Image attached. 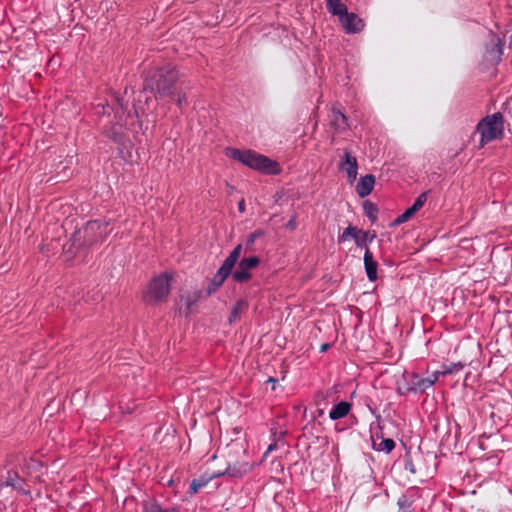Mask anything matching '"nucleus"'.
Wrapping results in <instances>:
<instances>
[{"label": "nucleus", "instance_id": "1", "mask_svg": "<svg viewBox=\"0 0 512 512\" xmlns=\"http://www.w3.org/2000/svg\"><path fill=\"white\" fill-rule=\"evenodd\" d=\"M178 78L176 68L171 64L165 65L146 77L143 90L153 93L156 98L172 97Z\"/></svg>", "mask_w": 512, "mask_h": 512}, {"label": "nucleus", "instance_id": "2", "mask_svg": "<svg viewBox=\"0 0 512 512\" xmlns=\"http://www.w3.org/2000/svg\"><path fill=\"white\" fill-rule=\"evenodd\" d=\"M108 223L100 220H93L86 223L84 227L74 233L71 238V246L76 249L92 246L102 242L108 234Z\"/></svg>", "mask_w": 512, "mask_h": 512}, {"label": "nucleus", "instance_id": "3", "mask_svg": "<svg viewBox=\"0 0 512 512\" xmlns=\"http://www.w3.org/2000/svg\"><path fill=\"white\" fill-rule=\"evenodd\" d=\"M476 133L480 134L479 148L501 139L504 135V117L500 112L488 115L476 126Z\"/></svg>", "mask_w": 512, "mask_h": 512}, {"label": "nucleus", "instance_id": "4", "mask_svg": "<svg viewBox=\"0 0 512 512\" xmlns=\"http://www.w3.org/2000/svg\"><path fill=\"white\" fill-rule=\"evenodd\" d=\"M116 107H111L109 104L106 106L102 105V114H110V111L115 112L116 122L110 127L105 128V134L107 137L111 138L115 143L119 145H125V133L124 126L127 121V117L130 116V113H126V109L124 108L123 101L120 98H116Z\"/></svg>", "mask_w": 512, "mask_h": 512}, {"label": "nucleus", "instance_id": "5", "mask_svg": "<svg viewBox=\"0 0 512 512\" xmlns=\"http://www.w3.org/2000/svg\"><path fill=\"white\" fill-rule=\"evenodd\" d=\"M242 252V245H237L229 254V256L224 260L221 267L217 270L215 275L213 276L212 280L210 281L209 285L206 289V294L209 296L213 294L215 291H217L224 281L227 279V277L231 274L234 266L236 265L240 255Z\"/></svg>", "mask_w": 512, "mask_h": 512}, {"label": "nucleus", "instance_id": "6", "mask_svg": "<svg viewBox=\"0 0 512 512\" xmlns=\"http://www.w3.org/2000/svg\"><path fill=\"white\" fill-rule=\"evenodd\" d=\"M171 277L167 273L154 277L144 296L147 303H155L165 299L170 293Z\"/></svg>", "mask_w": 512, "mask_h": 512}, {"label": "nucleus", "instance_id": "7", "mask_svg": "<svg viewBox=\"0 0 512 512\" xmlns=\"http://www.w3.org/2000/svg\"><path fill=\"white\" fill-rule=\"evenodd\" d=\"M339 168L346 171L349 182L355 181L358 174V163L356 157L352 156L350 152H344Z\"/></svg>", "mask_w": 512, "mask_h": 512}, {"label": "nucleus", "instance_id": "8", "mask_svg": "<svg viewBox=\"0 0 512 512\" xmlns=\"http://www.w3.org/2000/svg\"><path fill=\"white\" fill-rule=\"evenodd\" d=\"M339 22L347 33H358L364 28L363 20L357 14L348 11Z\"/></svg>", "mask_w": 512, "mask_h": 512}, {"label": "nucleus", "instance_id": "9", "mask_svg": "<svg viewBox=\"0 0 512 512\" xmlns=\"http://www.w3.org/2000/svg\"><path fill=\"white\" fill-rule=\"evenodd\" d=\"M226 155L232 159L247 165L252 169H256V154L251 151H241L235 148H227Z\"/></svg>", "mask_w": 512, "mask_h": 512}, {"label": "nucleus", "instance_id": "10", "mask_svg": "<svg viewBox=\"0 0 512 512\" xmlns=\"http://www.w3.org/2000/svg\"><path fill=\"white\" fill-rule=\"evenodd\" d=\"M282 172L281 165L262 154H258V173H263L266 175H277Z\"/></svg>", "mask_w": 512, "mask_h": 512}, {"label": "nucleus", "instance_id": "11", "mask_svg": "<svg viewBox=\"0 0 512 512\" xmlns=\"http://www.w3.org/2000/svg\"><path fill=\"white\" fill-rule=\"evenodd\" d=\"M364 267H365V271H366L368 279L371 282L376 281L378 278V274H377L378 264L374 260L373 253L368 248L365 249V253H364Z\"/></svg>", "mask_w": 512, "mask_h": 512}, {"label": "nucleus", "instance_id": "12", "mask_svg": "<svg viewBox=\"0 0 512 512\" xmlns=\"http://www.w3.org/2000/svg\"><path fill=\"white\" fill-rule=\"evenodd\" d=\"M374 185L375 177L372 174H367L359 179L356 192L361 198H364L372 192Z\"/></svg>", "mask_w": 512, "mask_h": 512}, {"label": "nucleus", "instance_id": "13", "mask_svg": "<svg viewBox=\"0 0 512 512\" xmlns=\"http://www.w3.org/2000/svg\"><path fill=\"white\" fill-rule=\"evenodd\" d=\"M373 449L379 452L390 453L395 448V442L391 438H382L378 434L372 436Z\"/></svg>", "mask_w": 512, "mask_h": 512}, {"label": "nucleus", "instance_id": "14", "mask_svg": "<svg viewBox=\"0 0 512 512\" xmlns=\"http://www.w3.org/2000/svg\"><path fill=\"white\" fill-rule=\"evenodd\" d=\"M330 125L336 131H343L348 127L346 116L337 109H332L329 114Z\"/></svg>", "mask_w": 512, "mask_h": 512}, {"label": "nucleus", "instance_id": "15", "mask_svg": "<svg viewBox=\"0 0 512 512\" xmlns=\"http://www.w3.org/2000/svg\"><path fill=\"white\" fill-rule=\"evenodd\" d=\"M2 486L12 487L15 490L21 491L25 494L28 492L23 488V480L19 477L18 473L15 471H8L5 481L2 483Z\"/></svg>", "mask_w": 512, "mask_h": 512}, {"label": "nucleus", "instance_id": "16", "mask_svg": "<svg viewBox=\"0 0 512 512\" xmlns=\"http://www.w3.org/2000/svg\"><path fill=\"white\" fill-rule=\"evenodd\" d=\"M351 410V404L347 401H341L336 404L329 412L331 420H338L344 418Z\"/></svg>", "mask_w": 512, "mask_h": 512}, {"label": "nucleus", "instance_id": "17", "mask_svg": "<svg viewBox=\"0 0 512 512\" xmlns=\"http://www.w3.org/2000/svg\"><path fill=\"white\" fill-rule=\"evenodd\" d=\"M252 469V465L247 462H238L232 466H228L225 473L232 477H242Z\"/></svg>", "mask_w": 512, "mask_h": 512}, {"label": "nucleus", "instance_id": "18", "mask_svg": "<svg viewBox=\"0 0 512 512\" xmlns=\"http://www.w3.org/2000/svg\"><path fill=\"white\" fill-rule=\"evenodd\" d=\"M326 8L330 14L338 16L339 20L348 11L342 0H326Z\"/></svg>", "mask_w": 512, "mask_h": 512}, {"label": "nucleus", "instance_id": "19", "mask_svg": "<svg viewBox=\"0 0 512 512\" xmlns=\"http://www.w3.org/2000/svg\"><path fill=\"white\" fill-rule=\"evenodd\" d=\"M438 376H439V372H435L432 375L425 377V378L420 377L419 375L414 374V373L411 374V377L413 378V380H417L418 391H421V392H423L426 389H428L429 387H431L438 380Z\"/></svg>", "mask_w": 512, "mask_h": 512}, {"label": "nucleus", "instance_id": "20", "mask_svg": "<svg viewBox=\"0 0 512 512\" xmlns=\"http://www.w3.org/2000/svg\"><path fill=\"white\" fill-rule=\"evenodd\" d=\"M142 512H177L176 507L163 509L157 501H144L142 503Z\"/></svg>", "mask_w": 512, "mask_h": 512}, {"label": "nucleus", "instance_id": "21", "mask_svg": "<svg viewBox=\"0 0 512 512\" xmlns=\"http://www.w3.org/2000/svg\"><path fill=\"white\" fill-rule=\"evenodd\" d=\"M216 476L217 475H212V476H207V477L201 476L199 478L193 479L190 484V493L191 494L197 493L200 489L205 487L212 478H214Z\"/></svg>", "mask_w": 512, "mask_h": 512}, {"label": "nucleus", "instance_id": "22", "mask_svg": "<svg viewBox=\"0 0 512 512\" xmlns=\"http://www.w3.org/2000/svg\"><path fill=\"white\" fill-rule=\"evenodd\" d=\"M358 234H360L359 230L357 229V227L355 226H352V225H349L344 231L343 233L338 237V242L341 243V242H345L347 241L349 238H353L355 240V237L358 236Z\"/></svg>", "mask_w": 512, "mask_h": 512}, {"label": "nucleus", "instance_id": "23", "mask_svg": "<svg viewBox=\"0 0 512 512\" xmlns=\"http://www.w3.org/2000/svg\"><path fill=\"white\" fill-rule=\"evenodd\" d=\"M360 234H358L357 237H355V243L357 247H365L367 244V241H372L375 237V233L370 234L369 231H362L359 230Z\"/></svg>", "mask_w": 512, "mask_h": 512}, {"label": "nucleus", "instance_id": "24", "mask_svg": "<svg viewBox=\"0 0 512 512\" xmlns=\"http://www.w3.org/2000/svg\"><path fill=\"white\" fill-rule=\"evenodd\" d=\"M247 307V303L244 300H239L233 307L229 321L234 322L240 318L241 312Z\"/></svg>", "mask_w": 512, "mask_h": 512}, {"label": "nucleus", "instance_id": "25", "mask_svg": "<svg viewBox=\"0 0 512 512\" xmlns=\"http://www.w3.org/2000/svg\"><path fill=\"white\" fill-rule=\"evenodd\" d=\"M230 275H232L233 280L238 283L245 282L251 278V274L248 271L241 269L240 267H238L235 272H231Z\"/></svg>", "mask_w": 512, "mask_h": 512}, {"label": "nucleus", "instance_id": "26", "mask_svg": "<svg viewBox=\"0 0 512 512\" xmlns=\"http://www.w3.org/2000/svg\"><path fill=\"white\" fill-rule=\"evenodd\" d=\"M198 298H199L198 293H194L193 295L188 294V295L182 296L181 300L186 305V312H185L186 315H188L190 313L191 307L196 303Z\"/></svg>", "mask_w": 512, "mask_h": 512}, {"label": "nucleus", "instance_id": "27", "mask_svg": "<svg viewBox=\"0 0 512 512\" xmlns=\"http://www.w3.org/2000/svg\"><path fill=\"white\" fill-rule=\"evenodd\" d=\"M238 267L249 272V270L251 268L256 267V256H249V257L243 258L239 262Z\"/></svg>", "mask_w": 512, "mask_h": 512}, {"label": "nucleus", "instance_id": "28", "mask_svg": "<svg viewBox=\"0 0 512 512\" xmlns=\"http://www.w3.org/2000/svg\"><path fill=\"white\" fill-rule=\"evenodd\" d=\"M397 505L399 508V512H412V502L406 496H401L397 501Z\"/></svg>", "mask_w": 512, "mask_h": 512}, {"label": "nucleus", "instance_id": "29", "mask_svg": "<svg viewBox=\"0 0 512 512\" xmlns=\"http://www.w3.org/2000/svg\"><path fill=\"white\" fill-rule=\"evenodd\" d=\"M364 210H365V214L372 220V221H375L376 218H377V212H378V209L377 207L371 203V202H365L364 203Z\"/></svg>", "mask_w": 512, "mask_h": 512}, {"label": "nucleus", "instance_id": "30", "mask_svg": "<svg viewBox=\"0 0 512 512\" xmlns=\"http://www.w3.org/2000/svg\"><path fill=\"white\" fill-rule=\"evenodd\" d=\"M427 194V192L421 193L414 201L411 208L414 210L415 213L418 212L424 206L425 202L427 201Z\"/></svg>", "mask_w": 512, "mask_h": 512}, {"label": "nucleus", "instance_id": "31", "mask_svg": "<svg viewBox=\"0 0 512 512\" xmlns=\"http://www.w3.org/2000/svg\"><path fill=\"white\" fill-rule=\"evenodd\" d=\"M415 214L414 210L409 207L404 213H402L401 215H399L395 221H394V224L396 225H399V224H402V223H405L406 221H408L413 215Z\"/></svg>", "mask_w": 512, "mask_h": 512}, {"label": "nucleus", "instance_id": "32", "mask_svg": "<svg viewBox=\"0 0 512 512\" xmlns=\"http://www.w3.org/2000/svg\"><path fill=\"white\" fill-rule=\"evenodd\" d=\"M462 368H463V365L461 363L451 364L449 366L444 367V370L439 372V374H441V375L452 374V373L458 372Z\"/></svg>", "mask_w": 512, "mask_h": 512}, {"label": "nucleus", "instance_id": "33", "mask_svg": "<svg viewBox=\"0 0 512 512\" xmlns=\"http://www.w3.org/2000/svg\"><path fill=\"white\" fill-rule=\"evenodd\" d=\"M171 98H175L176 104L181 108L184 104L187 103L186 94L183 92H174V95Z\"/></svg>", "mask_w": 512, "mask_h": 512}, {"label": "nucleus", "instance_id": "34", "mask_svg": "<svg viewBox=\"0 0 512 512\" xmlns=\"http://www.w3.org/2000/svg\"><path fill=\"white\" fill-rule=\"evenodd\" d=\"M405 470L409 471L411 474L416 473L415 465L410 457L405 458Z\"/></svg>", "mask_w": 512, "mask_h": 512}, {"label": "nucleus", "instance_id": "35", "mask_svg": "<svg viewBox=\"0 0 512 512\" xmlns=\"http://www.w3.org/2000/svg\"><path fill=\"white\" fill-rule=\"evenodd\" d=\"M407 391H414V392L418 391L417 380H413V378L411 376H410V381H409V384L407 387Z\"/></svg>", "mask_w": 512, "mask_h": 512}, {"label": "nucleus", "instance_id": "36", "mask_svg": "<svg viewBox=\"0 0 512 512\" xmlns=\"http://www.w3.org/2000/svg\"><path fill=\"white\" fill-rule=\"evenodd\" d=\"M266 383L270 384L271 385V390L272 391H275L276 389V384L278 382V380L274 377H268L267 380L265 381Z\"/></svg>", "mask_w": 512, "mask_h": 512}, {"label": "nucleus", "instance_id": "37", "mask_svg": "<svg viewBox=\"0 0 512 512\" xmlns=\"http://www.w3.org/2000/svg\"><path fill=\"white\" fill-rule=\"evenodd\" d=\"M255 239H256V232H253L248 237V241H247V244H246L247 248L250 247L251 245H253Z\"/></svg>", "mask_w": 512, "mask_h": 512}, {"label": "nucleus", "instance_id": "38", "mask_svg": "<svg viewBox=\"0 0 512 512\" xmlns=\"http://www.w3.org/2000/svg\"><path fill=\"white\" fill-rule=\"evenodd\" d=\"M276 443H272L268 446L266 452L264 453L263 455V458H265L267 456L268 453H270L272 450H274L276 448Z\"/></svg>", "mask_w": 512, "mask_h": 512}, {"label": "nucleus", "instance_id": "39", "mask_svg": "<svg viewBox=\"0 0 512 512\" xmlns=\"http://www.w3.org/2000/svg\"><path fill=\"white\" fill-rule=\"evenodd\" d=\"M134 112H135L137 117H139L140 113L144 114V110L140 106H138L136 104L134 105Z\"/></svg>", "mask_w": 512, "mask_h": 512}, {"label": "nucleus", "instance_id": "40", "mask_svg": "<svg viewBox=\"0 0 512 512\" xmlns=\"http://www.w3.org/2000/svg\"><path fill=\"white\" fill-rule=\"evenodd\" d=\"M238 209L240 212H244L245 210V203H244V200H241L238 202Z\"/></svg>", "mask_w": 512, "mask_h": 512}, {"label": "nucleus", "instance_id": "41", "mask_svg": "<svg viewBox=\"0 0 512 512\" xmlns=\"http://www.w3.org/2000/svg\"><path fill=\"white\" fill-rule=\"evenodd\" d=\"M287 227H289L290 229H294V228L296 227L295 219H291V220L287 223Z\"/></svg>", "mask_w": 512, "mask_h": 512}, {"label": "nucleus", "instance_id": "42", "mask_svg": "<svg viewBox=\"0 0 512 512\" xmlns=\"http://www.w3.org/2000/svg\"><path fill=\"white\" fill-rule=\"evenodd\" d=\"M327 347H328V345H323V346H322V348H321V349H322V351L326 350V349H327Z\"/></svg>", "mask_w": 512, "mask_h": 512}]
</instances>
